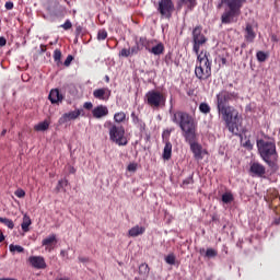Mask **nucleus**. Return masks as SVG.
I'll use <instances>...</instances> for the list:
<instances>
[{"mask_svg":"<svg viewBox=\"0 0 280 280\" xmlns=\"http://www.w3.org/2000/svg\"><path fill=\"white\" fill-rule=\"evenodd\" d=\"M60 255H61L62 257H65L66 252H65V250H61V252H60Z\"/></svg>","mask_w":280,"mask_h":280,"instance_id":"58","label":"nucleus"},{"mask_svg":"<svg viewBox=\"0 0 280 280\" xmlns=\"http://www.w3.org/2000/svg\"><path fill=\"white\" fill-rule=\"evenodd\" d=\"M187 185H194V174H191L189 177L184 179L180 187H183L185 189V187H187Z\"/></svg>","mask_w":280,"mask_h":280,"instance_id":"36","label":"nucleus"},{"mask_svg":"<svg viewBox=\"0 0 280 280\" xmlns=\"http://www.w3.org/2000/svg\"><path fill=\"white\" fill-rule=\"evenodd\" d=\"M165 51V45L163 43H159L155 46L151 47V52L153 56H161V54H164Z\"/></svg>","mask_w":280,"mask_h":280,"instance_id":"22","label":"nucleus"},{"mask_svg":"<svg viewBox=\"0 0 280 280\" xmlns=\"http://www.w3.org/2000/svg\"><path fill=\"white\" fill-rule=\"evenodd\" d=\"M67 185H69V180L68 179L59 180L58 185L56 187L57 191H60V189H65V187H67Z\"/></svg>","mask_w":280,"mask_h":280,"instance_id":"38","label":"nucleus"},{"mask_svg":"<svg viewBox=\"0 0 280 280\" xmlns=\"http://www.w3.org/2000/svg\"><path fill=\"white\" fill-rule=\"evenodd\" d=\"M199 110L202 113V115H209V113H211V106L209 103H200Z\"/></svg>","mask_w":280,"mask_h":280,"instance_id":"28","label":"nucleus"},{"mask_svg":"<svg viewBox=\"0 0 280 280\" xmlns=\"http://www.w3.org/2000/svg\"><path fill=\"white\" fill-rule=\"evenodd\" d=\"M244 38L247 43H255V38H257V34L253 28V24L250 23L246 24Z\"/></svg>","mask_w":280,"mask_h":280,"instance_id":"15","label":"nucleus"},{"mask_svg":"<svg viewBox=\"0 0 280 280\" xmlns=\"http://www.w3.org/2000/svg\"><path fill=\"white\" fill-rule=\"evenodd\" d=\"M222 202L225 205H229L230 202H233V194L231 192H225L222 195Z\"/></svg>","mask_w":280,"mask_h":280,"instance_id":"31","label":"nucleus"},{"mask_svg":"<svg viewBox=\"0 0 280 280\" xmlns=\"http://www.w3.org/2000/svg\"><path fill=\"white\" fill-rule=\"evenodd\" d=\"M257 148L260 159L268 165V167H276L279 161V153L277 152V143L272 140H257Z\"/></svg>","mask_w":280,"mask_h":280,"instance_id":"4","label":"nucleus"},{"mask_svg":"<svg viewBox=\"0 0 280 280\" xmlns=\"http://www.w3.org/2000/svg\"><path fill=\"white\" fill-rule=\"evenodd\" d=\"M211 65L212 61L209 60V52L201 50L200 55H197V63L195 67V75L197 80L206 81L211 78Z\"/></svg>","mask_w":280,"mask_h":280,"instance_id":"5","label":"nucleus"},{"mask_svg":"<svg viewBox=\"0 0 280 280\" xmlns=\"http://www.w3.org/2000/svg\"><path fill=\"white\" fill-rule=\"evenodd\" d=\"M162 158L164 159V161H170V159H172V142H165Z\"/></svg>","mask_w":280,"mask_h":280,"instance_id":"21","label":"nucleus"},{"mask_svg":"<svg viewBox=\"0 0 280 280\" xmlns=\"http://www.w3.org/2000/svg\"><path fill=\"white\" fill-rule=\"evenodd\" d=\"M171 120L175 126L180 128L186 143L190 145V150L194 154L196 161H201L202 159V144L198 143V122L191 114L185 110H177L171 114Z\"/></svg>","mask_w":280,"mask_h":280,"instance_id":"1","label":"nucleus"},{"mask_svg":"<svg viewBox=\"0 0 280 280\" xmlns=\"http://www.w3.org/2000/svg\"><path fill=\"white\" fill-rule=\"evenodd\" d=\"M59 27H62V30H66V32H67V31L71 30V27H73V24L71 23V20H67Z\"/></svg>","mask_w":280,"mask_h":280,"instance_id":"42","label":"nucleus"},{"mask_svg":"<svg viewBox=\"0 0 280 280\" xmlns=\"http://www.w3.org/2000/svg\"><path fill=\"white\" fill-rule=\"evenodd\" d=\"M10 253H25V248L21 245L11 244L9 246Z\"/></svg>","mask_w":280,"mask_h":280,"instance_id":"30","label":"nucleus"},{"mask_svg":"<svg viewBox=\"0 0 280 280\" xmlns=\"http://www.w3.org/2000/svg\"><path fill=\"white\" fill-rule=\"evenodd\" d=\"M30 226H32V219L30 218V215L24 214L23 222L21 224L22 231L24 233L30 232Z\"/></svg>","mask_w":280,"mask_h":280,"instance_id":"23","label":"nucleus"},{"mask_svg":"<svg viewBox=\"0 0 280 280\" xmlns=\"http://www.w3.org/2000/svg\"><path fill=\"white\" fill-rule=\"evenodd\" d=\"M153 45H154V40L147 39V45H144V49H147V51H149L150 54Z\"/></svg>","mask_w":280,"mask_h":280,"instance_id":"43","label":"nucleus"},{"mask_svg":"<svg viewBox=\"0 0 280 280\" xmlns=\"http://www.w3.org/2000/svg\"><path fill=\"white\" fill-rule=\"evenodd\" d=\"M3 240H5V236H3V233L0 234V244L1 242H3Z\"/></svg>","mask_w":280,"mask_h":280,"instance_id":"55","label":"nucleus"},{"mask_svg":"<svg viewBox=\"0 0 280 280\" xmlns=\"http://www.w3.org/2000/svg\"><path fill=\"white\" fill-rule=\"evenodd\" d=\"M71 62H73V56L72 55H68V57L66 58L63 65H65V67H70Z\"/></svg>","mask_w":280,"mask_h":280,"instance_id":"44","label":"nucleus"},{"mask_svg":"<svg viewBox=\"0 0 280 280\" xmlns=\"http://www.w3.org/2000/svg\"><path fill=\"white\" fill-rule=\"evenodd\" d=\"M5 10H13L14 9V2L8 1L4 4Z\"/></svg>","mask_w":280,"mask_h":280,"instance_id":"47","label":"nucleus"},{"mask_svg":"<svg viewBox=\"0 0 280 280\" xmlns=\"http://www.w3.org/2000/svg\"><path fill=\"white\" fill-rule=\"evenodd\" d=\"M0 223L4 224V226H8V229H14V221H12V219L0 217Z\"/></svg>","mask_w":280,"mask_h":280,"instance_id":"29","label":"nucleus"},{"mask_svg":"<svg viewBox=\"0 0 280 280\" xmlns=\"http://www.w3.org/2000/svg\"><path fill=\"white\" fill-rule=\"evenodd\" d=\"M52 58H54L57 67H60V65H62V51L60 49L57 48L54 50Z\"/></svg>","mask_w":280,"mask_h":280,"instance_id":"27","label":"nucleus"},{"mask_svg":"<svg viewBox=\"0 0 280 280\" xmlns=\"http://www.w3.org/2000/svg\"><path fill=\"white\" fill-rule=\"evenodd\" d=\"M217 110L225 121L226 128L232 135L240 132V112L235 107L229 105V102H237L240 93L222 90L217 94Z\"/></svg>","mask_w":280,"mask_h":280,"instance_id":"2","label":"nucleus"},{"mask_svg":"<svg viewBox=\"0 0 280 280\" xmlns=\"http://www.w3.org/2000/svg\"><path fill=\"white\" fill-rule=\"evenodd\" d=\"M138 273L142 280H148V277H150V266H148L145 262H142L138 268Z\"/></svg>","mask_w":280,"mask_h":280,"instance_id":"19","label":"nucleus"},{"mask_svg":"<svg viewBox=\"0 0 280 280\" xmlns=\"http://www.w3.org/2000/svg\"><path fill=\"white\" fill-rule=\"evenodd\" d=\"M145 100L148 106L151 108H162V106H165L166 97L163 93L156 91V90H151L145 94Z\"/></svg>","mask_w":280,"mask_h":280,"instance_id":"8","label":"nucleus"},{"mask_svg":"<svg viewBox=\"0 0 280 280\" xmlns=\"http://www.w3.org/2000/svg\"><path fill=\"white\" fill-rule=\"evenodd\" d=\"M174 129H165L164 131H163V133H162V139L164 140V141H170V137H171V135H172V131H173Z\"/></svg>","mask_w":280,"mask_h":280,"instance_id":"40","label":"nucleus"},{"mask_svg":"<svg viewBox=\"0 0 280 280\" xmlns=\"http://www.w3.org/2000/svg\"><path fill=\"white\" fill-rule=\"evenodd\" d=\"M174 1L172 0H160L158 12H160L163 19H172V14H174Z\"/></svg>","mask_w":280,"mask_h":280,"instance_id":"9","label":"nucleus"},{"mask_svg":"<svg viewBox=\"0 0 280 280\" xmlns=\"http://www.w3.org/2000/svg\"><path fill=\"white\" fill-rule=\"evenodd\" d=\"M48 98L51 102V104H58V102H62V100H65L62 94H60L59 89L51 90L48 95Z\"/></svg>","mask_w":280,"mask_h":280,"instance_id":"16","label":"nucleus"},{"mask_svg":"<svg viewBox=\"0 0 280 280\" xmlns=\"http://www.w3.org/2000/svg\"><path fill=\"white\" fill-rule=\"evenodd\" d=\"M131 121L133 126H137V128H139L141 132L145 130V122L141 118H139V115H137V113L135 112L131 113Z\"/></svg>","mask_w":280,"mask_h":280,"instance_id":"17","label":"nucleus"},{"mask_svg":"<svg viewBox=\"0 0 280 280\" xmlns=\"http://www.w3.org/2000/svg\"><path fill=\"white\" fill-rule=\"evenodd\" d=\"M28 264L37 270H45V268H47V262H45V258L43 256H31L28 258Z\"/></svg>","mask_w":280,"mask_h":280,"instance_id":"12","label":"nucleus"},{"mask_svg":"<svg viewBox=\"0 0 280 280\" xmlns=\"http://www.w3.org/2000/svg\"><path fill=\"white\" fill-rule=\"evenodd\" d=\"M104 128L108 129L109 139L116 145H128V138H126V129L110 120L105 121Z\"/></svg>","mask_w":280,"mask_h":280,"instance_id":"6","label":"nucleus"},{"mask_svg":"<svg viewBox=\"0 0 280 280\" xmlns=\"http://www.w3.org/2000/svg\"><path fill=\"white\" fill-rule=\"evenodd\" d=\"M206 257H208V259H211L213 257H218V250H215L213 248H208L206 250Z\"/></svg>","mask_w":280,"mask_h":280,"instance_id":"37","label":"nucleus"},{"mask_svg":"<svg viewBox=\"0 0 280 280\" xmlns=\"http://www.w3.org/2000/svg\"><path fill=\"white\" fill-rule=\"evenodd\" d=\"M69 173L70 174H75V167L71 166Z\"/></svg>","mask_w":280,"mask_h":280,"instance_id":"53","label":"nucleus"},{"mask_svg":"<svg viewBox=\"0 0 280 280\" xmlns=\"http://www.w3.org/2000/svg\"><path fill=\"white\" fill-rule=\"evenodd\" d=\"M272 40H277V38H275V36H272Z\"/></svg>","mask_w":280,"mask_h":280,"instance_id":"63","label":"nucleus"},{"mask_svg":"<svg viewBox=\"0 0 280 280\" xmlns=\"http://www.w3.org/2000/svg\"><path fill=\"white\" fill-rule=\"evenodd\" d=\"M143 233H145V228L139 225H136L128 231L129 237H139V235H143Z\"/></svg>","mask_w":280,"mask_h":280,"instance_id":"20","label":"nucleus"},{"mask_svg":"<svg viewBox=\"0 0 280 280\" xmlns=\"http://www.w3.org/2000/svg\"><path fill=\"white\" fill-rule=\"evenodd\" d=\"M15 196H16L18 198H25V190H23V189H18V190L15 191Z\"/></svg>","mask_w":280,"mask_h":280,"instance_id":"46","label":"nucleus"},{"mask_svg":"<svg viewBox=\"0 0 280 280\" xmlns=\"http://www.w3.org/2000/svg\"><path fill=\"white\" fill-rule=\"evenodd\" d=\"M188 8V10H194L196 5H198V2L196 0H180V3H178V10L183 8V4Z\"/></svg>","mask_w":280,"mask_h":280,"instance_id":"24","label":"nucleus"},{"mask_svg":"<svg viewBox=\"0 0 280 280\" xmlns=\"http://www.w3.org/2000/svg\"><path fill=\"white\" fill-rule=\"evenodd\" d=\"M127 171H128V172H137V164H136V163H130V164L127 166Z\"/></svg>","mask_w":280,"mask_h":280,"instance_id":"45","label":"nucleus"},{"mask_svg":"<svg viewBox=\"0 0 280 280\" xmlns=\"http://www.w3.org/2000/svg\"><path fill=\"white\" fill-rule=\"evenodd\" d=\"M141 49L148 45V38L147 37H140L139 40L136 42Z\"/></svg>","mask_w":280,"mask_h":280,"instance_id":"41","label":"nucleus"},{"mask_svg":"<svg viewBox=\"0 0 280 280\" xmlns=\"http://www.w3.org/2000/svg\"><path fill=\"white\" fill-rule=\"evenodd\" d=\"M229 86H230V89H233V83H230Z\"/></svg>","mask_w":280,"mask_h":280,"instance_id":"59","label":"nucleus"},{"mask_svg":"<svg viewBox=\"0 0 280 280\" xmlns=\"http://www.w3.org/2000/svg\"><path fill=\"white\" fill-rule=\"evenodd\" d=\"M109 80H110V79H109L108 77H106V82H109Z\"/></svg>","mask_w":280,"mask_h":280,"instance_id":"61","label":"nucleus"},{"mask_svg":"<svg viewBox=\"0 0 280 280\" xmlns=\"http://www.w3.org/2000/svg\"><path fill=\"white\" fill-rule=\"evenodd\" d=\"M120 58H128L129 56H132L130 54V48H122L120 51H119V55H118Z\"/></svg>","mask_w":280,"mask_h":280,"instance_id":"39","label":"nucleus"},{"mask_svg":"<svg viewBox=\"0 0 280 280\" xmlns=\"http://www.w3.org/2000/svg\"><path fill=\"white\" fill-rule=\"evenodd\" d=\"M58 240L56 238V234H51L48 237L44 238L42 242L43 246H46V250H54V247H51V244H57Z\"/></svg>","mask_w":280,"mask_h":280,"instance_id":"18","label":"nucleus"},{"mask_svg":"<svg viewBox=\"0 0 280 280\" xmlns=\"http://www.w3.org/2000/svg\"><path fill=\"white\" fill-rule=\"evenodd\" d=\"M108 38V32L106 30H100L97 32V40H106Z\"/></svg>","mask_w":280,"mask_h":280,"instance_id":"32","label":"nucleus"},{"mask_svg":"<svg viewBox=\"0 0 280 280\" xmlns=\"http://www.w3.org/2000/svg\"><path fill=\"white\" fill-rule=\"evenodd\" d=\"M83 108H85V110H91L93 108V103L91 102H85L83 104Z\"/></svg>","mask_w":280,"mask_h":280,"instance_id":"48","label":"nucleus"},{"mask_svg":"<svg viewBox=\"0 0 280 280\" xmlns=\"http://www.w3.org/2000/svg\"><path fill=\"white\" fill-rule=\"evenodd\" d=\"M93 97L102 102H108L110 100V90L108 88L96 89L93 91Z\"/></svg>","mask_w":280,"mask_h":280,"instance_id":"13","label":"nucleus"},{"mask_svg":"<svg viewBox=\"0 0 280 280\" xmlns=\"http://www.w3.org/2000/svg\"><path fill=\"white\" fill-rule=\"evenodd\" d=\"M8 130L7 129H3L2 132H1V137H5Z\"/></svg>","mask_w":280,"mask_h":280,"instance_id":"54","label":"nucleus"},{"mask_svg":"<svg viewBox=\"0 0 280 280\" xmlns=\"http://www.w3.org/2000/svg\"><path fill=\"white\" fill-rule=\"evenodd\" d=\"M222 65H226V58H222Z\"/></svg>","mask_w":280,"mask_h":280,"instance_id":"57","label":"nucleus"},{"mask_svg":"<svg viewBox=\"0 0 280 280\" xmlns=\"http://www.w3.org/2000/svg\"><path fill=\"white\" fill-rule=\"evenodd\" d=\"M249 172L250 174H253V176H257L258 178H264V176H266V166H264L259 162H254L250 164Z\"/></svg>","mask_w":280,"mask_h":280,"instance_id":"11","label":"nucleus"},{"mask_svg":"<svg viewBox=\"0 0 280 280\" xmlns=\"http://www.w3.org/2000/svg\"><path fill=\"white\" fill-rule=\"evenodd\" d=\"M8 45V39L5 37H0V47H5Z\"/></svg>","mask_w":280,"mask_h":280,"instance_id":"50","label":"nucleus"},{"mask_svg":"<svg viewBox=\"0 0 280 280\" xmlns=\"http://www.w3.org/2000/svg\"><path fill=\"white\" fill-rule=\"evenodd\" d=\"M256 58H257L258 62H266V60L268 59V55H266V52L259 50L256 54Z\"/></svg>","mask_w":280,"mask_h":280,"instance_id":"34","label":"nucleus"},{"mask_svg":"<svg viewBox=\"0 0 280 280\" xmlns=\"http://www.w3.org/2000/svg\"><path fill=\"white\" fill-rule=\"evenodd\" d=\"M165 261L166 264H168L170 266H174L176 264V256L174 254H168L165 257Z\"/></svg>","mask_w":280,"mask_h":280,"instance_id":"35","label":"nucleus"},{"mask_svg":"<svg viewBox=\"0 0 280 280\" xmlns=\"http://www.w3.org/2000/svg\"><path fill=\"white\" fill-rule=\"evenodd\" d=\"M34 130L36 132H45V130H49V121L44 120L42 122H38L37 125L34 126Z\"/></svg>","mask_w":280,"mask_h":280,"instance_id":"25","label":"nucleus"},{"mask_svg":"<svg viewBox=\"0 0 280 280\" xmlns=\"http://www.w3.org/2000/svg\"><path fill=\"white\" fill-rule=\"evenodd\" d=\"M246 0H221V5H225L224 12L221 14L222 25H233L240 21L242 16V8Z\"/></svg>","mask_w":280,"mask_h":280,"instance_id":"3","label":"nucleus"},{"mask_svg":"<svg viewBox=\"0 0 280 280\" xmlns=\"http://www.w3.org/2000/svg\"><path fill=\"white\" fill-rule=\"evenodd\" d=\"M79 261H80L81 264H88L89 258L80 256V257H79Z\"/></svg>","mask_w":280,"mask_h":280,"instance_id":"51","label":"nucleus"},{"mask_svg":"<svg viewBox=\"0 0 280 280\" xmlns=\"http://www.w3.org/2000/svg\"><path fill=\"white\" fill-rule=\"evenodd\" d=\"M243 145L244 148H247V150H253V143L250 142V140H247Z\"/></svg>","mask_w":280,"mask_h":280,"instance_id":"49","label":"nucleus"},{"mask_svg":"<svg viewBox=\"0 0 280 280\" xmlns=\"http://www.w3.org/2000/svg\"><path fill=\"white\" fill-rule=\"evenodd\" d=\"M0 280H16L14 278H0Z\"/></svg>","mask_w":280,"mask_h":280,"instance_id":"56","label":"nucleus"},{"mask_svg":"<svg viewBox=\"0 0 280 280\" xmlns=\"http://www.w3.org/2000/svg\"><path fill=\"white\" fill-rule=\"evenodd\" d=\"M82 115V109H75L72 112L65 113L60 118H59V124L62 126L63 124H68V121H73L78 119Z\"/></svg>","mask_w":280,"mask_h":280,"instance_id":"10","label":"nucleus"},{"mask_svg":"<svg viewBox=\"0 0 280 280\" xmlns=\"http://www.w3.org/2000/svg\"><path fill=\"white\" fill-rule=\"evenodd\" d=\"M92 116L94 119H103L108 117V107L106 105H98L92 109Z\"/></svg>","mask_w":280,"mask_h":280,"instance_id":"14","label":"nucleus"},{"mask_svg":"<svg viewBox=\"0 0 280 280\" xmlns=\"http://www.w3.org/2000/svg\"><path fill=\"white\" fill-rule=\"evenodd\" d=\"M200 253H205V248L200 249Z\"/></svg>","mask_w":280,"mask_h":280,"instance_id":"62","label":"nucleus"},{"mask_svg":"<svg viewBox=\"0 0 280 280\" xmlns=\"http://www.w3.org/2000/svg\"><path fill=\"white\" fill-rule=\"evenodd\" d=\"M139 51H141V47L137 44V42L133 46L129 47V54H131V56H137Z\"/></svg>","mask_w":280,"mask_h":280,"instance_id":"33","label":"nucleus"},{"mask_svg":"<svg viewBox=\"0 0 280 280\" xmlns=\"http://www.w3.org/2000/svg\"><path fill=\"white\" fill-rule=\"evenodd\" d=\"M170 58H172V54H167L165 57L166 65H170Z\"/></svg>","mask_w":280,"mask_h":280,"instance_id":"52","label":"nucleus"},{"mask_svg":"<svg viewBox=\"0 0 280 280\" xmlns=\"http://www.w3.org/2000/svg\"><path fill=\"white\" fill-rule=\"evenodd\" d=\"M192 36V51L196 54V56L200 55V48L205 47L206 43L209 42V38L202 33V26L197 25L195 28H192L191 32Z\"/></svg>","mask_w":280,"mask_h":280,"instance_id":"7","label":"nucleus"},{"mask_svg":"<svg viewBox=\"0 0 280 280\" xmlns=\"http://www.w3.org/2000/svg\"><path fill=\"white\" fill-rule=\"evenodd\" d=\"M128 119V115L125 112H118L114 114L115 124H124Z\"/></svg>","mask_w":280,"mask_h":280,"instance_id":"26","label":"nucleus"},{"mask_svg":"<svg viewBox=\"0 0 280 280\" xmlns=\"http://www.w3.org/2000/svg\"><path fill=\"white\" fill-rule=\"evenodd\" d=\"M241 47H242V48L246 47V44H242Z\"/></svg>","mask_w":280,"mask_h":280,"instance_id":"60","label":"nucleus"}]
</instances>
